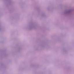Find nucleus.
Returning <instances> with one entry per match:
<instances>
[{"label": "nucleus", "mask_w": 74, "mask_h": 74, "mask_svg": "<svg viewBox=\"0 0 74 74\" xmlns=\"http://www.w3.org/2000/svg\"><path fill=\"white\" fill-rule=\"evenodd\" d=\"M71 11H70H70H69V12H70Z\"/></svg>", "instance_id": "obj_1"}]
</instances>
